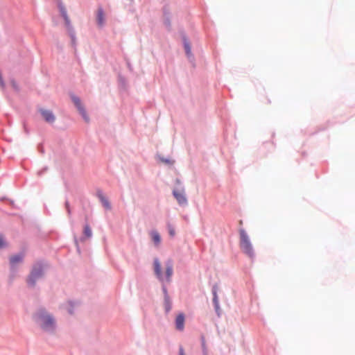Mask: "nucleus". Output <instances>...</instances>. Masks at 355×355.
<instances>
[{"instance_id":"obj_3","label":"nucleus","mask_w":355,"mask_h":355,"mask_svg":"<svg viewBox=\"0 0 355 355\" xmlns=\"http://www.w3.org/2000/svg\"><path fill=\"white\" fill-rule=\"evenodd\" d=\"M38 320L42 327L46 331L51 330L54 327L53 318L48 315L44 310H41L37 314Z\"/></svg>"},{"instance_id":"obj_18","label":"nucleus","mask_w":355,"mask_h":355,"mask_svg":"<svg viewBox=\"0 0 355 355\" xmlns=\"http://www.w3.org/2000/svg\"><path fill=\"white\" fill-rule=\"evenodd\" d=\"M6 246V243L4 242L3 238L0 234V248H3Z\"/></svg>"},{"instance_id":"obj_20","label":"nucleus","mask_w":355,"mask_h":355,"mask_svg":"<svg viewBox=\"0 0 355 355\" xmlns=\"http://www.w3.org/2000/svg\"><path fill=\"white\" fill-rule=\"evenodd\" d=\"M162 161L166 164H173V162H171V160L169 159H162Z\"/></svg>"},{"instance_id":"obj_23","label":"nucleus","mask_w":355,"mask_h":355,"mask_svg":"<svg viewBox=\"0 0 355 355\" xmlns=\"http://www.w3.org/2000/svg\"><path fill=\"white\" fill-rule=\"evenodd\" d=\"M66 207H67V208L68 209V212L69 213L70 211L69 209V203L67 202H66Z\"/></svg>"},{"instance_id":"obj_14","label":"nucleus","mask_w":355,"mask_h":355,"mask_svg":"<svg viewBox=\"0 0 355 355\" xmlns=\"http://www.w3.org/2000/svg\"><path fill=\"white\" fill-rule=\"evenodd\" d=\"M62 15L64 19L65 23L67 26H69V19L67 15V12L64 8L61 9Z\"/></svg>"},{"instance_id":"obj_4","label":"nucleus","mask_w":355,"mask_h":355,"mask_svg":"<svg viewBox=\"0 0 355 355\" xmlns=\"http://www.w3.org/2000/svg\"><path fill=\"white\" fill-rule=\"evenodd\" d=\"M43 275V266L41 263H36L29 275L27 282L29 286H33L35 282Z\"/></svg>"},{"instance_id":"obj_1","label":"nucleus","mask_w":355,"mask_h":355,"mask_svg":"<svg viewBox=\"0 0 355 355\" xmlns=\"http://www.w3.org/2000/svg\"><path fill=\"white\" fill-rule=\"evenodd\" d=\"M154 271L157 278L161 281L170 282L173 275V261L168 260L166 263V271L162 272L161 264L158 259H154Z\"/></svg>"},{"instance_id":"obj_8","label":"nucleus","mask_w":355,"mask_h":355,"mask_svg":"<svg viewBox=\"0 0 355 355\" xmlns=\"http://www.w3.org/2000/svg\"><path fill=\"white\" fill-rule=\"evenodd\" d=\"M173 195L179 204L184 205L187 203V198L184 193L181 191H174Z\"/></svg>"},{"instance_id":"obj_12","label":"nucleus","mask_w":355,"mask_h":355,"mask_svg":"<svg viewBox=\"0 0 355 355\" xmlns=\"http://www.w3.org/2000/svg\"><path fill=\"white\" fill-rule=\"evenodd\" d=\"M152 240L156 245H159L161 242V237L159 234L156 231H153L150 233Z\"/></svg>"},{"instance_id":"obj_22","label":"nucleus","mask_w":355,"mask_h":355,"mask_svg":"<svg viewBox=\"0 0 355 355\" xmlns=\"http://www.w3.org/2000/svg\"><path fill=\"white\" fill-rule=\"evenodd\" d=\"M179 351H180V355H185L184 351V349H183L182 347H180V350Z\"/></svg>"},{"instance_id":"obj_10","label":"nucleus","mask_w":355,"mask_h":355,"mask_svg":"<svg viewBox=\"0 0 355 355\" xmlns=\"http://www.w3.org/2000/svg\"><path fill=\"white\" fill-rule=\"evenodd\" d=\"M96 20L98 26H103L104 24V12L103 10L101 8H99L97 11Z\"/></svg>"},{"instance_id":"obj_16","label":"nucleus","mask_w":355,"mask_h":355,"mask_svg":"<svg viewBox=\"0 0 355 355\" xmlns=\"http://www.w3.org/2000/svg\"><path fill=\"white\" fill-rule=\"evenodd\" d=\"M184 49L187 55L191 53V47L189 42L185 40H184Z\"/></svg>"},{"instance_id":"obj_5","label":"nucleus","mask_w":355,"mask_h":355,"mask_svg":"<svg viewBox=\"0 0 355 355\" xmlns=\"http://www.w3.org/2000/svg\"><path fill=\"white\" fill-rule=\"evenodd\" d=\"M72 101L74 103V104L76 106V107L78 108V110L79 112L80 113V114L85 119V120L86 121H88L89 119H88V117L87 116L86 112H85L83 105L81 104V102H80V100L79 99V98H78L76 96H73L72 97Z\"/></svg>"},{"instance_id":"obj_21","label":"nucleus","mask_w":355,"mask_h":355,"mask_svg":"<svg viewBox=\"0 0 355 355\" xmlns=\"http://www.w3.org/2000/svg\"><path fill=\"white\" fill-rule=\"evenodd\" d=\"M0 84L2 87H4V83L1 76V74L0 73Z\"/></svg>"},{"instance_id":"obj_11","label":"nucleus","mask_w":355,"mask_h":355,"mask_svg":"<svg viewBox=\"0 0 355 355\" xmlns=\"http://www.w3.org/2000/svg\"><path fill=\"white\" fill-rule=\"evenodd\" d=\"M23 258H24V254H22L14 255L10 257V263L12 266H15L17 263L21 262L23 260Z\"/></svg>"},{"instance_id":"obj_19","label":"nucleus","mask_w":355,"mask_h":355,"mask_svg":"<svg viewBox=\"0 0 355 355\" xmlns=\"http://www.w3.org/2000/svg\"><path fill=\"white\" fill-rule=\"evenodd\" d=\"M213 293H214V302L216 304H217L218 303V297H217L216 292L215 291H214Z\"/></svg>"},{"instance_id":"obj_13","label":"nucleus","mask_w":355,"mask_h":355,"mask_svg":"<svg viewBox=\"0 0 355 355\" xmlns=\"http://www.w3.org/2000/svg\"><path fill=\"white\" fill-rule=\"evenodd\" d=\"M84 234L86 237L89 238L92 235V230L88 225H85L84 228Z\"/></svg>"},{"instance_id":"obj_17","label":"nucleus","mask_w":355,"mask_h":355,"mask_svg":"<svg viewBox=\"0 0 355 355\" xmlns=\"http://www.w3.org/2000/svg\"><path fill=\"white\" fill-rule=\"evenodd\" d=\"M165 307L167 311H170L171 309V302L169 300L168 297L166 296L165 297Z\"/></svg>"},{"instance_id":"obj_2","label":"nucleus","mask_w":355,"mask_h":355,"mask_svg":"<svg viewBox=\"0 0 355 355\" xmlns=\"http://www.w3.org/2000/svg\"><path fill=\"white\" fill-rule=\"evenodd\" d=\"M239 234L241 250L249 257H252L254 256V250L248 235L244 230H241Z\"/></svg>"},{"instance_id":"obj_6","label":"nucleus","mask_w":355,"mask_h":355,"mask_svg":"<svg viewBox=\"0 0 355 355\" xmlns=\"http://www.w3.org/2000/svg\"><path fill=\"white\" fill-rule=\"evenodd\" d=\"M40 112L42 116H43L44 119L47 123H53L54 122L55 117L51 111L48 110H44V109H40Z\"/></svg>"},{"instance_id":"obj_15","label":"nucleus","mask_w":355,"mask_h":355,"mask_svg":"<svg viewBox=\"0 0 355 355\" xmlns=\"http://www.w3.org/2000/svg\"><path fill=\"white\" fill-rule=\"evenodd\" d=\"M168 230L171 236H174L175 234L174 227L171 225L168 224Z\"/></svg>"},{"instance_id":"obj_24","label":"nucleus","mask_w":355,"mask_h":355,"mask_svg":"<svg viewBox=\"0 0 355 355\" xmlns=\"http://www.w3.org/2000/svg\"><path fill=\"white\" fill-rule=\"evenodd\" d=\"M12 85L15 87V83L14 82H12Z\"/></svg>"},{"instance_id":"obj_9","label":"nucleus","mask_w":355,"mask_h":355,"mask_svg":"<svg viewBox=\"0 0 355 355\" xmlns=\"http://www.w3.org/2000/svg\"><path fill=\"white\" fill-rule=\"evenodd\" d=\"M98 197L99 200H101L103 206L105 209H111V205H110V203L109 200L105 198V196L103 195V193L99 192L98 193Z\"/></svg>"},{"instance_id":"obj_7","label":"nucleus","mask_w":355,"mask_h":355,"mask_svg":"<svg viewBox=\"0 0 355 355\" xmlns=\"http://www.w3.org/2000/svg\"><path fill=\"white\" fill-rule=\"evenodd\" d=\"M175 328L179 331H183L184 328V315L180 313L175 319Z\"/></svg>"}]
</instances>
